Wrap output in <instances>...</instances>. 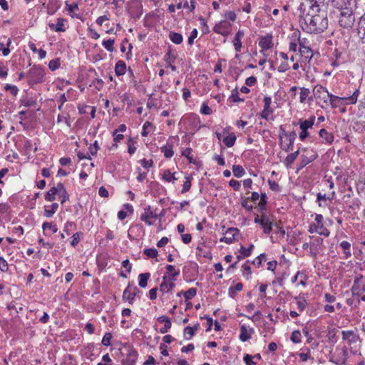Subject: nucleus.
<instances>
[{"mask_svg":"<svg viewBox=\"0 0 365 365\" xmlns=\"http://www.w3.org/2000/svg\"><path fill=\"white\" fill-rule=\"evenodd\" d=\"M331 5L336 8H342L344 6H351L352 3L355 2V0H330Z\"/></svg>","mask_w":365,"mask_h":365,"instance_id":"nucleus-31","label":"nucleus"},{"mask_svg":"<svg viewBox=\"0 0 365 365\" xmlns=\"http://www.w3.org/2000/svg\"><path fill=\"white\" fill-rule=\"evenodd\" d=\"M259 46L261 47V53L265 56L264 51L271 48L273 46L272 37V36H265L260 38L259 41Z\"/></svg>","mask_w":365,"mask_h":365,"instance_id":"nucleus-18","label":"nucleus"},{"mask_svg":"<svg viewBox=\"0 0 365 365\" xmlns=\"http://www.w3.org/2000/svg\"><path fill=\"white\" fill-rule=\"evenodd\" d=\"M4 89L6 91H9L14 96H16L19 93L18 87L14 85L6 84Z\"/></svg>","mask_w":365,"mask_h":365,"instance_id":"nucleus-54","label":"nucleus"},{"mask_svg":"<svg viewBox=\"0 0 365 365\" xmlns=\"http://www.w3.org/2000/svg\"><path fill=\"white\" fill-rule=\"evenodd\" d=\"M249 199L250 198H242V200L241 202L242 206L245 208L247 211L250 212L253 209V205L250 203H249Z\"/></svg>","mask_w":365,"mask_h":365,"instance_id":"nucleus-60","label":"nucleus"},{"mask_svg":"<svg viewBox=\"0 0 365 365\" xmlns=\"http://www.w3.org/2000/svg\"><path fill=\"white\" fill-rule=\"evenodd\" d=\"M20 102H21V105H24L26 107L34 106L35 105V103H36L35 101H34L31 98H21Z\"/></svg>","mask_w":365,"mask_h":365,"instance_id":"nucleus-58","label":"nucleus"},{"mask_svg":"<svg viewBox=\"0 0 365 365\" xmlns=\"http://www.w3.org/2000/svg\"><path fill=\"white\" fill-rule=\"evenodd\" d=\"M230 27L231 24L229 22L220 21L214 26L213 31L223 36H227L230 34Z\"/></svg>","mask_w":365,"mask_h":365,"instance_id":"nucleus-11","label":"nucleus"},{"mask_svg":"<svg viewBox=\"0 0 365 365\" xmlns=\"http://www.w3.org/2000/svg\"><path fill=\"white\" fill-rule=\"evenodd\" d=\"M192 177L191 175H187L185 177V181L184 182L183 187L181 190L182 193H185L190 190L192 185Z\"/></svg>","mask_w":365,"mask_h":365,"instance_id":"nucleus-47","label":"nucleus"},{"mask_svg":"<svg viewBox=\"0 0 365 365\" xmlns=\"http://www.w3.org/2000/svg\"><path fill=\"white\" fill-rule=\"evenodd\" d=\"M294 300L296 301L297 308L300 312H303L307 306V302L302 297H295Z\"/></svg>","mask_w":365,"mask_h":365,"instance_id":"nucleus-37","label":"nucleus"},{"mask_svg":"<svg viewBox=\"0 0 365 365\" xmlns=\"http://www.w3.org/2000/svg\"><path fill=\"white\" fill-rule=\"evenodd\" d=\"M267 195L265 193H262L260 195V200L257 205V209L260 213H264L267 210Z\"/></svg>","mask_w":365,"mask_h":365,"instance_id":"nucleus-38","label":"nucleus"},{"mask_svg":"<svg viewBox=\"0 0 365 365\" xmlns=\"http://www.w3.org/2000/svg\"><path fill=\"white\" fill-rule=\"evenodd\" d=\"M111 339H112V334L109 332L106 333L103 337L102 344L106 346H110L111 344V343H110Z\"/></svg>","mask_w":365,"mask_h":365,"instance_id":"nucleus-59","label":"nucleus"},{"mask_svg":"<svg viewBox=\"0 0 365 365\" xmlns=\"http://www.w3.org/2000/svg\"><path fill=\"white\" fill-rule=\"evenodd\" d=\"M166 270L168 280L175 281L177 279V277L180 274V270H175V267L171 264H168L166 266Z\"/></svg>","mask_w":365,"mask_h":365,"instance_id":"nucleus-26","label":"nucleus"},{"mask_svg":"<svg viewBox=\"0 0 365 365\" xmlns=\"http://www.w3.org/2000/svg\"><path fill=\"white\" fill-rule=\"evenodd\" d=\"M299 155V151H296L294 153H292L289 155H287V157L286 158V162L287 163V164H292L295 160L296 158H297Z\"/></svg>","mask_w":365,"mask_h":365,"instance_id":"nucleus-63","label":"nucleus"},{"mask_svg":"<svg viewBox=\"0 0 365 365\" xmlns=\"http://www.w3.org/2000/svg\"><path fill=\"white\" fill-rule=\"evenodd\" d=\"M144 254L150 258H155L157 257L158 252L155 248H148L144 250Z\"/></svg>","mask_w":365,"mask_h":365,"instance_id":"nucleus-53","label":"nucleus"},{"mask_svg":"<svg viewBox=\"0 0 365 365\" xmlns=\"http://www.w3.org/2000/svg\"><path fill=\"white\" fill-rule=\"evenodd\" d=\"M341 335L342 339L351 346V349H352V346L358 343L360 339L359 336L352 330L342 331Z\"/></svg>","mask_w":365,"mask_h":365,"instance_id":"nucleus-10","label":"nucleus"},{"mask_svg":"<svg viewBox=\"0 0 365 365\" xmlns=\"http://www.w3.org/2000/svg\"><path fill=\"white\" fill-rule=\"evenodd\" d=\"M126 71V64L123 61H118L115 66V73L118 76L125 74Z\"/></svg>","mask_w":365,"mask_h":365,"instance_id":"nucleus-32","label":"nucleus"},{"mask_svg":"<svg viewBox=\"0 0 365 365\" xmlns=\"http://www.w3.org/2000/svg\"><path fill=\"white\" fill-rule=\"evenodd\" d=\"M264 108L260 113L262 118L267 120L269 116L272 114L273 110L270 106L272 103V98L269 96H264Z\"/></svg>","mask_w":365,"mask_h":365,"instance_id":"nucleus-17","label":"nucleus"},{"mask_svg":"<svg viewBox=\"0 0 365 365\" xmlns=\"http://www.w3.org/2000/svg\"><path fill=\"white\" fill-rule=\"evenodd\" d=\"M299 24L308 34H320L328 27V19L322 7L299 4Z\"/></svg>","mask_w":365,"mask_h":365,"instance_id":"nucleus-1","label":"nucleus"},{"mask_svg":"<svg viewBox=\"0 0 365 365\" xmlns=\"http://www.w3.org/2000/svg\"><path fill=\"white\" fill-rule=\"evenodd\" d=\"M44 70L41 66H34L26 75L30 85L37 84L43 81Z\"/></svg>","mask_w":365,"mask_h":365,"instance_id":"nucleus-5","label":"nucleus"},{"mask_svg":"<svg viewBox=\"0 0 365 365\" xmlns=\"http://www.w3.org/2000/svg\"><path fill=\"white\" fill-rule=\"evenodd\" d=\"M253 245H251L248 248H245V247L241 246L240 249V252L242 255V257H247L251 255L252 250L253 249Z\"/></svg>","mask_w":365,"mask_h":365,"instance_id":"nucleus-51","label":"nucleus"},{"mask_svg":"<svg viewBox=\"0 0 365 365\" xmlns=\"http://www.w3.org/2000/svg\"><path fill=\"white\" fill-rule=\"evenodd\" d=\"M239 234V230L237 228H228L225 232V235L220 239V242H225L227 244H232L235 241V236Z\"/></svg>","mask_w":365,"mask_h":365,"instance_id":"nucleus-14","label":"nucleus"},{"mask_svg":"<svg viewBox=\"0 0 365 365\" xmlns=\"http://www.w3.org/2000/svg\"><path fill=\"white\" fill-rule=\"evenodd\" d=\"M309 232L310 233L317 232L319 235L324 236V234L322 233V232H324L323 230H321L319 225H314V224L310 225Z\"/></svg>","mask_w":365,"mask_h":365,"instance_id":"nucleus-55","label":"nucleus"},{"mask_svg":"<svg viewBox=\"0 0 365 365\" xmlns=\"http://www.w3.org/2000/svg\"><path fill=\"white\" fill-rule=\"evenodd\" d=\"M58 208V204L56 202H53L50 208H48L47 207H45L43 215L46 217H51L57 211Z\"/></svg>","mask_w":365,"mask_h":365,"instance_id":"nucleus-34","label":"nucleus"},{"mask_svg":"<svg viewBox=\"0 0 365 365\" xmlns=\"http://www.w3.org/2000/svg\"><path fill=\"white\" fill-rule=\"evenodd\" d=\"M344 6L341 9L339 16V25L346 29H351L356 21L355 15L351 8Z\"/></svg>","mask_w":365,"mask_h":365,"instance_id":"nucleus-2","label":"nucleus"},{"mask_svg":"<svg viewBox=\"0 0 365 365\" xmlns=\"http://www.w3.org/2000/svg\"><path fill=\"white\" fill-rule=\"evenodd\" d=\"M245 33L242 30H239L234 39H233V46L235 47V49L237 52H240L242 48V42L241 39L244 37Z\"/></svg>","mask_w":365,"mask_h":365,"instance_id":"nucleus-24","label":"nucleus"},{"mask_svg":"<svg viewBox=\"0 0 365 365\" xmlns=\"http://www.w3.org/2000/svg\"><path fill=\"white\" fill-rule=\"evenodd\" d=\"M175 281L168 279L167 275L163 277V282L160 284L159 290L160 293L164 295L165 294L169 293L175 287Z\"/></svg>","mask_w":365,"mask_h":365,"instance_id":"nucleus-13","label":"nucleus"},{"mask_svg":"<svg viewBox=\"0 0 365 365\" xmlns=\"http://www.w3.org/2000/svg\"><path fill=\"white\" fill-rule=\"evenodd\" d=\"M153 128L154 126L151 123L146 121L143 125L142 136H147L153 130Z\"/></svg>","mask_w":365,"mask_h":365,"instance_id":"nucleus-45","label":"nucleus"},{"mask_svg":"<svg viewBox=\"0 0 365 365\" xmlns=\"http://www.w3.org/2000/svg\"><path fill=\"white\" fill-rule=\"evenodd\" d=\"M174 137H171L168 139L167 143L160 148L161 152L163 153L165 158H171L174 155L173 145H174Z\"/></svg>","mask_w":365,"mask_h":365,"instance_id":"nucleus-15","label":"nucleus"},{"mask_svg":"<svg viewBox=\"0 0 365 365\" xmlns=\"http://www.w3.org/2000/svg\"><path fill=\"white\" fill-rule=\"evenodd\" d=\"M358 32L363 42L365 43V14L359 19Z\"/></svg>","mask_w":365,"mask_h":365,"instance_id":"nucleus-29","label":"nucleus"},{"mask_svg":"<svg viewBox=\"0 0 365 365\" xmlns=\"http://www.w3.org/2000/svg\"><path fill=\"white\" fill-rule=\"evenodd\" d=\"M339 246L343 250L344 254V257L346 259H347V258H349V257L351 256V244L349 242H347V241H342L340 243Z\"/></svg>","mask_w":365,"mask_h":365,"instance_id":"nucleus-39","label":"nucleus"},{"mask_svg":"<svg viewBox=\"0 0 365 365\" xmlns=\"http://www.w3.org/2000/svg\"><path fill=\"white\" fill-rule=\"evenodd\" d=\"M324 1L325 0H300V4H306L308 3V5L322 7L324 6Z\"/></svg>","mask_w":365,"mask_h":365,"instance_id":"nucleus-46","label":"nucleus"},{"mask_svg":"<svg viewBox=\"0 0 365 365\" xmlns=\"http://www.w3.org/2000/svg\"><path fill=\"white\" fill-rule=\"evenodd\" d=\"M255 331L252 327H247L245 324L240 326V334L239 339L241 341L245 342L251 339Z\"/></svg>","mask_w":365,"mask_h":365,"instance_id":"nucleus-16","label":"nucleus"},{"mask_svg":"<svg viewBox=\"0 0 365 365\" xmlns=\"http://www.w3.org/2000/svg\"><path fill=\"white\" fill-rule=\"evenodd\" d=\"M61 191H63V185L59 182L56 187H52L46 192L45 200L48 202L54 201L56 199V195H59Z\"/></svg>","mask_w":365,"mask_h":365,"instance_id":"nucleus-12","label":"nucleus"},{"mask_svg":"<svg viewBox=\"0 0 365 365\" xmlns=\"http://www.w3.org/2000/svg\"><path fill=\"white\" fill-rule=\"evenodd\" d=\"M170 41L175 44H180L183 41L182 36L176 32L170 31L169 34Z\"/></svg>","mask_w":365,"mask_h":365,"instance_id":"nucleus-41","label":"nucleus"},{"mask_svg":"<svg viewBox=\"0 0 365 365\" xmlns=\"http://www.w3.org/2000/svg\"><path fill=\"white\" fill-rule=\"evenodd\" d=\"M138 356V352L133 349H129L125 359L122 361V365H135Z\"/></svg>","mask_w":365,"mask_h":365,"instance_id":"nucleus-19","label":"nucleus"},{"mask_svg":"<svg viewBox=\"0 0 365 365\" xmlns=\"http://www.w3.org/2000/svg\"><path fill=\"white\" fill-rule=\"evenodd\" d=\"M351 291L354 296L358 297L359 300L365 301V274H355Z\"/></svg>","mask_w":365,"mask_h":365,"instance_id":"nucleus-3","label":"nucleus"},{"mask_svg":"<svg viewBox=\"0 0 365 365\" xmlns=\"http://www.w3.org/2000/svg\"><path fill=\"white\" fill-rule=\"evenodd\" d=\"M319 135L322 139L323 143L331 144L334 137L331 133L328 132L326 129L322 128L319 130Z\"/></svg>","mask_w":365,"mask_h":365,"instance_id":"nucleus-23","label":"nucleus"},{"mask_svg":"<svg viewBox=\"0 0 365 365\" xmlns=\"http://www.w3.org/2000/svg\"><path fill=\"white\" fill-rule=\"evenodd\" d=\"M176 173H171L168 169L165 170L163 173V180L168 182H172L174 184L179 178L176 176Z\"/></svg>","mask_w":365,"mask_h":365,"instance_id":"nucleus-27","label":"nucleus"},{"mask_svg":"<svg viewBox=\"0 0 365 365\" xmlns=\"http://www.w3.org/2000/svg\"><path fill=\"white\" fill-rule=\"evenodd\" d=\"M230 98L232 100V102L234 103H237V102H242L244 101V99L243 98H240L239 97V94H238V91L237 89H234L232 91V94L230 97Z\"/></svg>","mask_w":365,"mask_h":365,"instance_id":"nucleus-57","label":"nucleus"},{"mask_svg":"<svg viewBox=\"0 0 365 365\" xmlns=\"http://www.w3.org/2000/svg\"><path fill=\"white\" fill-rule=\"evenodd\" d=\"M280 130H281V133H280V135H279V137L282 138V136H285V137H287L288 139H289V145H288V149L289 150H292V146L294 143V141H295V139H296V137H297V134L295 132L292 131V132H290V133H287L285 132V130H284L282 129V126H280Z\"/></svg>","mask_w":365,"mask_h":365,"instance_id":"nucleus-22","label":"nucleus"},{"mask_svg":"<svg viewBox=\"0 0 365 365\" xmlns=\"http://www.w3.org/2000/svg\"><path fill=\"white\" fill-rule=\"evenodd\" d=\"M243 284L241 282L237 283L235 285L230 286L228 289V294L231 298H235L237 292L242 291Z\"/></svg>","mask_w":365,"mask_h":365,"instance_id":"nucleus-33","label":"nucleus"},{"mask_svg":"<svg viewBox=\"0 0 365 365\" xmlns=\"http://www.w3.org/2000/svg\"><path fill=\"white\" fill-rule=\"evenodd\" d=\"M157 217V214L151 210L150 205L144 208V212L140 215L141 221L145 222L149 226L154 225Z\"/></svg>","mask_w":365,"mask_h":365,"instance_id":"nucleus-8","label":"nucleus"},{"mask_svg":"<svg viewBox=\"0 0 365 365\" xmlns=\"http://www.w3.org/2000/svg\"><path fill=\"white\" fill-rule=\"evenodd\" d=\"M114 43H115V40L110 38L108 40H104L103 41L102 44L107 51L112 52L113 51Z\"/></svg>","mask_w":365,"mask_h":365,"instance_id":"nucleus-50","label":"nucleus"},{"mask_svg":"<svg viewBox=\"0 0 365 365\" xmlns=\"http://www.w3.org/2000/svg\"><path fill=\"white\" fill-rule=\"evenodd\" d=\"M309 95L310 91L309 88L305 87L300 88L299 102L301 103H305L306 100L309 98Z\"/></svg>","mask_w":365,"mask_h":365,"instance_id":"nucleus-42","label":"nucleus"},{"mask_svg":"<svg viewBox=\"0 0 365 365\" xmlns=\"http://www.w3.org/2000/svg\"><path fill=\"white\" fill-rule=\"evenodd\" d=\"M237 136L234 133H231L222 138L223 143L228 148L232 147L235 144Z\"/></svg>","mask_w":365,"mask_h":365,"instance_id":"nucleus-30","label":"nucleus"},{"mask_svg":"<svg viewBox=\"0 0 365 365\" xmlns=\"http://www.w3.org/2000/svg\"><path fill=\"white\" fill-rule=\"evenodd\" d=\"M359 93V90H356L351 96L347 98H340L331 94L328 99V102H329L330 105L334 108L339 107L341 105L342 101H346V104H354L357 101Z\"/></svg>","mask_w":365,"mask_h":365,"instance_id":"nucleus-4","label":"nucleus"},{"mask_svg":"<svg viewBox=\"0 0 365 365\" xmlns=\"http://www.w3.org/2000/svg\"><path fill=\"white\" fill-rule=\"evenodd\" d=\"M323 219H324V217H323L322 215H320V214L316 215L315 221L317 222V225H319L321 230H323L324 232H322V233L324 234V236L329 237L330 235V232L328 230V229L324 226Z\"/></svg>","mask_w":365,"mask_h":365,"instance_id":"nucleus-36","label":"nucleus"},{"mask_svg":"<svg viewBox=\"0 0 365 365\" xmlns=\"http://www.w3.org/2000/svg\"><path fill=\"white\" fill-rule=\"evenodd\" d=\"M313 94L315 98L323 101L326 104L328 103V99L330 98V95H331L325 87L321 85H317L314 87Z\"/></svg>","mask_w":365,"mask_h":365,"instance_id":"nucleus-9","label":"nucleus"},{"mask_svg":"<svg viewBox=\"0 0 365 365\" xmlns=\"http://www.w3.org/2000/svg\"><path fill=\"white\" fill-rule=\"evenodd\" d=\"M42 228L44 232L46 230H50L53 233H56L58 231L56 225L52 222H43L42 225Z\"/></svg>","mask_w":365,"mask_h":365,"instance_id":"nucleus-49","label":"nucleus"},{"mask_svg":"<svg viewBox=\"0 0 365 365\" xmlns=\"http://www.w3.org/2000/svg\"><path fill=\"white\" fill-rule=\"evenodd\" d=\"M139 292L140 291H139V289L137 287L134 288V292H130V287L128 286L123 291V301H128L130 304H133L134 301H135V298L136 294H137V292Z\"/></svg>","mask_w":365,"mask_h":365,"instance_id":"nucleus-20","label":"nucleus"},{"mask_svg":"<svg viewBox=\"0 0 365 365\" xmlns=\"http://www.w3.org/2000/svg\"><path fill=\"white\" fill-rule=\"evenodd\" d=\"M315 121V116L312 115L307 120L299 119V125L301 133L299 135L300 140L304 141L309 135L308 129L312 128Z\"/></svg>","mask_w":365,"mask_h":365,"instance_id":"nucleus-7","label":"nucleus"},{"mask_svg":"<svg viewBox=\"0 0 365 365\" xmlns=\"http://www.w3.org/2000/svg\"><path fill=\"white\" fill-rule=\"evenodd\" d=\"M128 152L133 155L136 151V147L135 146V142L133 139L130 138L128 142Z\"/></svg>","mask_w":365,"mask_h":365,"instance_id":"nucleus-62","label":"nucleus"},{"mask_svg":"<svg viewBox=\"0 0 365 365\" xmlns=\"http://www.w3.org/2000/svg\"><path fill=\"white\" fill-rule=\"evenodd\" d=\"M150 277V274L149 272L140 274L138 275V285L142 288H145Z\"/></svg>","mask_w":365,"mask_h":365,"instance_id":"nucleus-35","label":"nucleus"},{"mask_svg":"<svg viewBox=\"0 0 365 365\" xmlns=\"http://www.w3.org/2000/svg\"><path fill=\"white\" fill-rule=\"evenodd\" d=\"M232 173L235 177L241 178L245 174V170L242 166L239 165H234L232 166Z\"/></svg>","mask_w":365,"mask_h":365,"instance_id":"nucleus-43","label":"nucleus"},{"mask_svg":"<svg viewBox=\"0 0 365 365\" xmlns=\"http://www.w3.org/2000/svg\"><path fill=\"white\" fill-rule=\"evenodd\" d=\"M254 222L256 224L260 225L264 234H269L272 232L273 226L272 222L269 217L264 213L255 215Z\"/></svg>","mask_w":365,"mask_h":365,"instance_id":"nucleus-6","label":"nucleus"},{"mask_svg":"<svg viewBox=\"0 0 365 365\" xmlns=\"http://www.w3.org/2000/svg\"><path fill=\"white\" fill-rule=\"evenodd\" d=\"M11 44V38L7 39L6 46H5L4 43L0 42V51H2V53L4 56H7L10 53L9 46Z\"/></svg>","mask_w":365,"mask_h":365,"instance_id":"nucleus-44","label":"nucleus"},{"mask_svg":"<svg viewBox=\"0 0 365 365\" xmlns=\"http://www.w3.org/2000/svg\"><path fill=\"white\" fill-rule=\"evenodd\" d=\"M66 8L71 14H74L76 11L79 9L77 4H69L68 2H66Z\"/></svg>","mask_w":365,"mask_h":365,"instance_id":"nucleus-61","label":"nucleus"},{"mask_svg":"<svg viewBox=\"0 0 365 365\" xmlns=\"http://www.w3.org/2000/svg\"><path fill=\"white\" fill-rule=\"evenodd\" d=\"M301 333L298 330H295L292 333L291 341L294 344H298L301 341Z\"/></svg>","mask_w":365,"mask_h":365,"instance_id":"nucleus-52","label":"nucleus"},{"mask_svg":"<svg viewBox=\"0 0 365 365\" xmlns=\"http://www.w3.org/2000/svg\"><path fill=\"white\" fill-rule=\"evenodd\" d=\"M299 53L302 56H304L306 59H310L312 56V53L309 46H302V41L299 38Z\"/></svg>","mask_w":365,"mask_h":365,"instance_id":"nucleus-28","label":"nucleus"},{"mask_svg":"<svg viewBox=\"0 0 365 365\" xmlns=\"http://www.w3.org/2000/svg\"><path fill=\"white\" fill-rule=\"evenodd\" d=\"M252 359L253 356L252 355L247 354L244 356L243 360L246 365H256V362Z\"/></svg>","mask_w":365,"mask_h":365,"instance_id":"nucleus-64","label":"nucleus"},{"mask_svg":"<svg viewBox=\"0 0 365 365\" xmlns=\"http://www.w3.org/2000/svg\"><path fill=\"white\" fill-rule=\"evenodd\" d=\"M314 242H313L311 245H309V243H308V242H304L302 245V249L303 250H307L310 247V254H311V255L312 257H316L317 253L319 252V249H317V247L315 248H314Z\"/></svg>","mask_w":365,"mask_h":365,"instance_id":"nucleus-48","label":"nucleus"},{"mask_svg":"<svg viewBox=\"0 0 365 365\" xmlns=\"http://www.w3.org/2000/svg\"><path fill=\"white\" fill-rule=\"evenodd\" d=\"M331 197H327L326 194L319 192L317 194V202L319 207H326L327 205V201L329 200L331 201L335 196V192L333 191L331 194Z\"/></svg>","mask_w":365,"mask_h":365,"instance_id":"nucleus-21","label":"nucleus"},{"mask_svg":"<svg viewBox=\"0 0 365 365\" xmlns=\"http://www.w3.org/2000/svg\"><path fill=\"white\" fill-rule=\"evenodd\" d=\"M199 325H196L195 327H186L184 329L185 338L187 340H190L195 335V332L197 330Z\"/></svg>","mask_w":365,"mask_h":365,"instance_id":"nucleus-40","label":"nucleus"},{"mask_svg":"<svg viewBox=\"0 0 365 365\" xmlns=\"http://www.w3.org/2000/svg\"><path fill=\"white\" fill-rule=\"evenodd\" d=\"M196 294L197 289L195 288H190L188 290L184 292V297L186 300H188L194 297Z\"/></svg>","mask_w":365,"mask_h":365,"instance_id":"nucleus-56","label":"nucleus"},{"mask_svg":"<svg viewBox=\"0 0 365 365\" xmlns=\"http://www.w3.org/2000/svg\"><path fill=\"white\" fill-rule=\"evenodd\" d=\"M64 21H65L64 19L58 18L57 19L56 24L50 23L48 24V26L51 30H54L56 32H64L66 31L65 26H64Z\"/></svg>","mask_w":365,"mask_h":365,"instance_id":"nucleus-25","label":"nucleus"}]
</instances>
